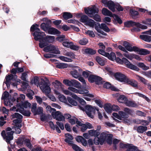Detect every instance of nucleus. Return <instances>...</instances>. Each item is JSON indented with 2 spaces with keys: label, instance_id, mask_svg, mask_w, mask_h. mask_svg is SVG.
Segmentation results:
<instances>
[{
  "label": "nucleus",
  "instance_id": "obj_1",
  "mask_svg": "<svg viewBox=\"0 0 151 151\" xmlns=\"http://www.w3.org/2000/svg\"><path fill=\"white\" fill-rule=\"evenodd\" d=\"M113 135L107 132L101 133L99 137H96L94 139V143L96 145L100 144L103 145L105 141L110 145L112 144V139Z\"/></svg>",
  "mask_w": 151,
  "mask_h": 151
},
{
  "label": "nucleus",
  "instance_id": "obj_2",
  "mask_svg": "<svg viewBox=\"0 0 151 151\" xmlns=\"http://www.w3.org/2000/svg\"><path fill=\"white\" fill-rule=\"evenodd\" d=\"M85 12L86 14L91 17H93V19L96 21L100 22L101 19L100 16L97 14H95L98 13L99 11L98 9L94 6L88 8L84 9Z\"/></svg>",
  "mask_w": 151,
  "mask_h": 151
},
{
  "label": "nucleus",
  "instance_id": "obj_3",
  "mask_svg": "<svg viewBox=\"0 0 151 151\" xmlns=\"http://www.w3.org/2000/svg\"><path fill=\"white\" fill-rule=\"evenodd\" d=\"M115 60L116 62L122 64L124 63L127 66V67L133 70L136 71L139 70V68L136 66L131 64L128 60L125 58H123L122 59H120L119 58H116L115 57V58L113 60H111L114 61Z\"/></svg>",
  "mask_w": 151,
  "mask_h": 151
},
{
  "label": "nucleus",
  "instance_id": "obj_4",
  "mask_svg": "<svg viewBox=\"0 0 151 151\" xmlns=\"http://www.w3.org/2000/svg\"><path fill=\"white\" fill-rule=\"evenodd\" d=\"M12 130L11 128L8 127L6 130V133L4 130L1 133L2 136L5 139L6 142L8 144H10V141L13 139V134L14 132Z\"/></svg>",
  "mask_w": 151,
  "mask_h": 151
},
{
  "label": "nucleus",
  "instance_id": "obj_5",
  "mask_svg": "<svg viewBox=\"0 0 151 151\" xmlns=\"http://www.w3.org/2000/svg\"><path fill=\"white\" fill-rule=\"evenodd\" d=\"M55 39L54 36L47 35L40 40L39 47L41 48H42L47 45L48 43H52L54 42Z\"/></svg>",
  "mask_w": 151,
  "mask_h": 151
},
{
  "label": "nucleus",
  "instance_id": "obj_6",
  "mask_svg": "<svg viewBox=\"0 0 151 151\" xmlns=\"http://www.w3.org/2000/svg\"><path fill=\"white\" fill-rule=\"evenodd\" d=\"M63 83L69 87L74 86L78 88H81V83L78 81L74 79H71L69 80L68 79H64L63 80Z\"/></svg>",
  "mask_w": 151,
  "mask_h": 151
},
{
  "label": "nucleus",
  "instance_id": "obj_7",
  "mask_svg": "<svg viewBox=\"0 0 151 151\" xmlns=\"http://www.w3.org/2000/svg\"><path fill=\"white\" fill-rule=\"evenodd\" d=\"M43 51L55 54H59L60 52L57 46L52 45H50L45 47Z\"/></svg>",
  "mask_w": 151,
  "mask_h": 151
},
{
  "label": "nucleus",
  "instance_id": "obj_8",
  "mask_svg": "<svg viewBox=\"0 0 151 151\" xmlns=\"http://www.w3.org/2000/svg\"><path fill=\"white\" fill-rule=\"evenodd\" d=\"M68 89L69 90L76 93L83 94L87 96L90 98H93L94 96L93 94L89 93V91L87 90L78 89L73 87H69Z\"/></svg>",
  "mask_w": 151,
  "mask_h": 151
},
{
  "label": "nucleus",
  "instance_id": "obj_9",
  "mask_svg": "<svg viewBox=\"0 0 151 151\" xmlns=\"http://www.w3.org/2000/svg\"><path fill=\"white\" fill-rule=\"evenodd\" d=\"M102 13L105 16H108L110 17L113 16L114 19L119 24L122 23V21L120 18L116 15L114 14L113 15L112 13L109 10L105 8L103 9L102 11Z\"/></svg>",
  "mask_w": 151,
  "mask_h": 151
},
{
  "label": "nucleus",
  "instance_id": "obj_10",
  "mask_svg": "<svg viewBox=\"0 0 151 151\" xmlns=\"http://www.w3.org/2000/svg\"><path fill=\"white\" fill-rule=\"evenodd\" d=\"M85 111L88 116L91 118L93 117V114L96 110L98 111V109L95 107H93L91 106L87 105L85 107Z\"/></svg>",
  "mask_w": 151,
  "mask_h": 151
},
{
  "label": "nucleus",
  "instance_id": "obj_11",
  "mask_svg": "<svg viewBox=\"0 0 151 151\" xmlns=\"http://www.w3.org/2000/svg\"><path fill=\"white\" fill-rule=\"evenodd\" d=\"M12 118L13 119L17 118L13 120L14 123L16 124V125L19 127L22 126L21 123L22 122L21 119L22 118V116L19 114L15 113L11 115Z\"/></svg>",
  "mask_w": 151,
  "mask_h": 151
},
{
  "label": "nucleus",
  "instance_id": "obj_12",
  "mask_svg": "<svg viewBox=\"0 0 151 151\" xmlns=\"http://www.w3.org/2000/svg\"><path fill=\"white\" fill-rule=\"evenodd\" d=\"M124 25L127 27L137 26L139 27L142 29H146L147 28V27L146 26L140 24L139 23H136L135 22L130 21L126 22L124 23Z\"/></svg>",
  "mask_w": 151,
  "mask_h": 151
},
{
  "label": "nucleus",
  "instance_id": "obj_13",
  "mask_svg": "<svg viewBox=\"0 0 151 151\" xmlns=\"http://www.w3.org/2000/svg\"><path fill=\"white\" fill-rule=\"evenodd\" d=\"M39 87L42 91L47 95L50 92L51 89L48 84L45 82H41L39 84Z\"/></svg>",
  "mask_w": 151,
  "mask_h": 151
},
{
  "label": "nucleus",
  "instance_id": "obj_14",
  "mask_svg": "<svg viewBox=\"0 0 151 151\" xmlns=\"http://www.w3.org/2000/svg\"><path fill=\"white\" fill-rule=\"evenodd\" d=\"M103 49H99L98 52L100 54L107 57L110 60H113L115 58V54L113 52H111L110 54L106 52Z\"/></svg>",
  "mask_w": 151,
  "mask_h": 151
},
{
  "label": "nucleus",
  "instance_id": "obj_15",
  "mask_svg": "<svg viewBox=\"0 0 151 151\" xmlns=\"http://www.w3.org/2000/svg\"><path fill=\"white\" fill-rule=\"evenodd\" d=\"M102 2L105 6H107L113 12H115V5L113 2L111 1H108L106 0H102Z\"/></svg>",
  "mask_w": 151,
  "mask_h": 151
},
{
  "label": "nucleus",
  "instance_id": "obj_16",
  "mask_svg": "<svg viewBox=\"0 0 151 151\" xmlns=\"http://www.w3.org/2000/svg\"><path fill=\"white\" fill-rule=\"evenodd\" d=\"M115 77L119 81L124 83H126L128 78L125 75L120 73H116Z\"/></svg>",
  "mask_w": 151,
  "mask_h": 151
},
{
  "label": "nucleus",
  "instance_id": "obj_17",
  "mask_svg": "<svg viewBox=\"0 0 151 151\" xmlns=\"http://www.w3.org/2000/svg\"><path fill=\"white\" fill-rule=\"evenodd\" d=\"M51 115L54 118L57 120L61 121L64 119V116L59 111L52 112Z\"/></svg>",
  "mask_w": 151,
  "mask_h": 151
},
{
  "label": "nucleus",
  "instance_id": "obj_18",
  "mask_svg": "<svg viewBox=\"0 0 151 151\" xmlns=\"http://www.w3.org/2000/svg\"><path fill=\"white\" fill-rule=\"evenodd\" d=\"M17 78V76L16 75H9L6 76L4 83L8 86L10 85L11 80L14 81Z\"/></svg>",
  "mask_w": 151,
  "mask_h": 151
},
{
  "label": "nucleus",
  "instance_id": "obj_19",
  "mask_svg": "<svg viewBox=\"0 0 151 151\" xmlns=\"http://www.w3.org/2000/svg\"><path fill=\"white\" fill-rule=\"evenodd\" d=\"M34 36V39L35 40L37 41L42 40L45 35V34L44 32H41L40 30L38 31H35L33 34Z\"/></svg>",
  "mask_w": 151,
  "mask_h": 151
},
{
  "label": "nucleus",
  "instance_id": "obj_20",
  "mask_svg": "<svg viewBox=\"0 0 151 151\" xmlns=\"http://www.w3.org/2000/svg\"><path fill=\"white\" fill-rule=\"evenodd\" d=\"M77 70H74L71 71L70 73L72 76L74 78H77L81 76L82 70L79 67L77 68Z\"/></svg>",
  "mask_w": 151,
  "mask_h": 151
},
{
  "label": "nucleus",
  "instance_id": "obj_21",
  "mask_svg": "<svg viewBox=\"0 0 151 151\" xmlns=\"http://www.w3.org/2000/svg\"><path fill=\"white\" fill-rule=\"evenodd\" d=\"M123 45L125 48L126 50L129 52H136L137 49V47L133 46L132 47L130 44L127 42L124 41L123 42Z\"/></svg>",
  "mask_w": 151,
  "mask_h": 151
},
{
  "label": "nucleus",
  "instance_id": "obj_22",
  "mask_svg": "<svg viewBox=\"0 0 151 151\" xmlns=\"http://www.w3.org/2000/svg\"><path fill=\"white\" fill-rule=\"evenodd\" d=\"M134 129L139 133H143L147 130V127L145 126H137L134 127Z\"/></svg>",
  "mask_w": 151,
  "mask_h": 151
},
{
  "label": "nucleus",
  "instance_id": "obj_23",
  "mask_svg": "<svg viewBox=\"0 0 151 151\" xmlns=\"http://www.w3.org/2000/svg\"><path fill=\"white\" fill-rule=\"evenodd\" d=\"M48 33L51 35H59L60 34V32L57 29L53 27H50L47 30Z\"/></svg>",
  "mask_w": 151,
  "mask_h": 151
},
{
  "label": "nucleus",
  "instance_id": "obj_24",
  "mask_svg": "<svg viewBox=\"0 0 151 151\" xmlns=\"http://www.w3.org/2000/svg\"><path fill=\"white\" fill-rule=\"evenodd\" d=\"M136 52H138V53L141 55H145L150 53V51L145 49H139L138 47Z\"/></svg>",
  "mask_w": 151,
  "mask_h": 151
},
{
  "label": "nucleus",
  "instance_id": "obj_25",
  "mask_svg": "<svg viewBox=\"0 0 151 151\" xmlns=\"http://www.w3.org/2000/svg\"><path fill=\"white\" fill-rule=\"evenodd\" d=\"M125 83L130 85L131 86L134 87H137V83L134 80L131 79L127 78Z\"/></svg>",
  "mask_w": 151,
  "mask_h": 151
},
{
  "label": "nucleus",
  "instance_id": "obj_26",
  "mask_svg": "<svg viewBox=\"0 0 151 151\" xmlns=\"http://www.w3.org/2000/svg\"><path fill=\"white\" fill-rule=\"evenodd\" d=\"M76 140L78 142H81L82 145L84 146H86L87 145L86 140L82 136H77L76 138Z\"/></svg>",
  "mask_w": 151,
  "mask_h": 151
},
{
  "label": "nucleus",
  "instance_id": "obj_27",
  "mask_svg": "<svg viewBox=\"0 0 151 151\" xmlns=\"http://www.w3.org/2000/svg\"><path fill=\"white\" fill-rule=\"evenodd\" d=\"M17 111L20 112L23 115L27 116H29L31 114L29 111L24 110V109L22 107L20 108V109H18Z\"/></svg>",
  "mask_w": 151,
  "mask_h": 151
},
{
  "label": "nucleus",
  "instance_id": "obj_28",
  "mask_svg": "<svg viewBox=\"0 0 151 151\" xmlns=\"http://www.w3.org/2000/svg\"><path fill=\"white\" fill-rule=\"evenodd\" d=\"M66 138L65 139V142L68 143L69 145L72 144V140L73 139V136L69 134H66L65 135Z\"/></svg>",
  "mask_w": 151,
  "mask_h": 151
},
{
  "label": "nucleus",
  "instance_id": "obj_29",
  "mask_svg": "<svg viewBox=\"0 0 151 151\" xmlns=\"http://www.w3.org/2000/svg\"><path fill=\"white\" fill-rule=\"evenodd\" d=\"M132 145V144L121 143L120 144V147L121 148H127L128 149L126 151H130Z\"/></svg>",
  "mask_w": 151,
  "mask_h": 151
},
{
  "label": "nucleus",
  "instance_id": "obj_30",
  "mask_svg": "<svg viewBox=\"0 0 151 151\" xmlns=\"http://www.w3.org/2000/svg\"><path fill=\"white\" fill-rule=\"evenodd\" d=\"M140 38L142 40L148 42L151 41V36L146 35H140Z\"/></svg>",
  "mask_w": 151,
  "mask_h": 151
},
{
  "label": "nucleus",
  "instance_id": "obj_31",
  "mask_svg": "<svg viewBox=\"0 0 151 151\" xmlns=\"http://www.w3.org/2000/svg\"><path fill=\"white\" fill-rule=\"evenodd\" d=\"M88 133L90 135L95 137L98 136L100 134V133L98 130H91L88 131Z\"/></svg>",
  "mask_w": 151,
  "mask_h": 151
},
{
  "label": "nucleus",
  "instance_id": "obj_32",
  "mask_svg": "<svg viewBox=\"0 0 151 151\" xmlns=\"http://www.w3.org/2000/svg\"><path fill=\"white\" fill-rule=\"evenodd\" d=\"M125 104L127 106L131 107H135L137 106L136 104L134 101L127 100L125 102Z\"/></svg>",
  "mask_w": 151,
  "mask_h": 151
},
{
  "label": "nucleus",
  "instance_id": "obj_33",
  "mask_svg": "<svg viewBox=\"0 0 151 151\" xmlns=\"http://www.w3.org/2000/svg\"><path fill=\"white\" fill-rule=\"evenodd\" d=\"M95 24V21L92 19H88L85 24L91 27H93Z\"/></svg>",
  "mask_w": 151,
  "mask_h": 151
},
{
  "label": "nucleus",
  "instance_id": "obj_34",
  "mask_svg": "<svg viewBox=\"0 0 151 151\" xmlns=\"http://www.w3.org/2000/svg\"><path fill=\"white\" fill-rule=\"evenodd\" d=\"M68 66L67 64L60 63H58L56 65V67L60 69L66 68Z\"/></svg>",
  "mask_w": 151,
  "mask_h": 151
},
{
  "label": "nucleus",
  "instance_id": "obj_35",
  "mask_svg": "<svg viewBox=\"0 0 151 151\" xmlns=\"http://www.w3.org/2000/svg\"><path fill=\"white\" fill-rule=\"evenodd\" d=\"M62 91L66 95H68L71 96L73 98H74V95H76L73 93H72L68 89V90L67 89H62Z\"/></svg>",
  "mask_w": 151,
  "mask_h": 151
},
{
  "label": "nucleus",
  "instance_id": "obj_36",
  "mask_svg": "<svg viewBox=\"0 0 151 151\" xmlns=\"http://www.w3.org/2000/svg\"><path fill=\"white\" fill-rule=\"evenodd\" d=\"M24 144L28 148L31 149L32 148V145L30 140L29 139H26L24 141Z\"/></svg>",
  "mask_w": 151,
  "mask_h": 151
},
{
  "label": "nucleus",
  "instance_id": "obj_37",
  "mask_svg": "<svg viewBox=\"0 0 151 151\" xmlns=\"http://www.w3.org/2000/svg\"><path fill=\"white\" fill-rule=\"evenodd\" d=\"M104 109L107 113H111V105L110 104H105L104 106Z\"/></svg>",
  "mask_w": 151,
  "mask_h": 151
},
{
  "label": "nucleus",
  "instance_id": "obj_38",
  "mask_svg": "<svg viewBox=\"0 0 151 151\" xmlns=\"http://www.w3.org/2000/svg\"><path fill=\"white\" fill-rule=\"evenodd\" d=\"M63 17L65 19H67L73 17L72 14L69 12H65L63 14Z\"/></svg>",
  "mask_w": 151,
  "mask_h": 151
},
{
  "label": "nucleus",
  "instance_id": "obj_39",
  "mask_svg": "<svg viewBox=\"0 0 151 151\" xmlns=\"http://www.w3.org/2000/svg\"><path fill=\"white\" fill-rule=\"evenodd\" d=\"M96 61L101 65H104L105 64V61L104 59L99 56H97L96 57Z\"/></svg>",
  "mask_w": 151,
  "mask_h": 151
},
{
  "label": "nucleus",
  "instance_id": "obj_40",
  "mask_svg": "<svg viewBox=\"0 0 151 151\" xmlns=\"http://www.w3.org/2000/svg\"><path fill=\"white\" fill-rule=\"evenodd\" d=\"M137 65L138 67L143 70H147L149 69V67L146 66L143 63H139Z\"/></svg>",
  "mask_w": 151,
  "mask_h": 151
},
{
  "label": "nucleus",
  "instance_id": "obj_41",
  "mask_svg": "<svg viewBox=\"0 0 151 151\" xmlns=\"http://www.w3.org/2000/svg\"><path fill=\"white\" fill-rule=\"evenodd\" d=\"M74 96V99H76L82 105H85L86 102L85 101L82 99L78 96L76 95Z\"/></svg>",
  "mask_w": 151,
  "mask_h": 151
},
{
  "label": "nucleus",
  "instance_id": "obj_42",
  "mask_svg": "<svg viewBox=\"0 0 151 151\" xmlns=\"http://www.w3.org/2000/svg\"><path fill=\"white\" fill-rule=\"evenodd\" d=\"M119 117L121 118L120 120H122V119L126 118L128 117V114L122 111H119Z\"/></svg>",
  "mask_w": 151,
  "mask_h": 151
},
{
  "label": "nucleus",
  "instance_id": "obj_43",
  "mask_svg": "<svg viewBox=\"0 0 151 151\" xmlns=\"http://www.w3.org/2000/svg\"><path fill=\"white\" fill-rule=\"evenodd\" d=\"M85 52L87 54L92 55L96 53L95 50L90 48L85 49Z\"/></svg>",
  "mask_w": 151,
  "mask_h": 151
},
{
  "label": "nucleus",
  "instance_id": "obj_44",
  "mask_svg": "<svg viewBox=\"0 0 151 151\" xmlns=\"http://www.w3.org/2000/svg\"><path fill=\"white\" fill-rule=\"evenodd\" d=\"M127 100V98L124 95H121L118 99V101L120 103H124Z\"/></svg>",
  "mask_w": 151,
  "mask_h": 151
},
{
  "label": "nucleus",
  "instance_id": "obj_45",
  "mask_svg": "<svg viewBox=\"0 0 151 151\" xmlns=\"http://www.w3.org/2000/svg\"><path fill=\"white\" fill-rule=\"evenodd\" d=\"M124 52L125 53L123 54V55L129 60H132L133 54L130 53L127 50Z\"/></svg>",
  "mask_w": 151,
  "mask_h": 151
},
{
  "label": "nucleus",
  "instance_id": "obj_46",
  "mask_svg": "<svg viewBox=\"0 0 151 151\" xmlns=\"http://www.w3.org/2000/svg\"><path fill=\"white\" fill-rule=\"evenodd\" d=\"M88 42V40L86 38H83L78 41V43L83 45H86Z\"/></svg>",
  "mask_w": 151,
  "mask_h": 151
},
{
  "label": "nucleus",
  "instance_id": "obj_47",
  "mask_svg": "<svg viewBox=\"0 0 151 151\" xmlns=\"http://www.w3.org/2000/svg\"><path fill=\"white\" fill-rule=\"evenodd\" d=\"M58 99L61 102L66 103L67 102V100L66 97L62 94H60L59 95Z\"/></svg>",
  "mask_w": 151,
  "mask_h": 151
},
{
  "label": "nucleus",
  "instance_id": "obj_48",
  "mask_svg": "<svg viewBox=\"0 0 151 151\" xmlns=\"http://www.w3.org/2000/svg\"><path fill=\"white\" fill-rule=\"evenodd\" d=\"M72 43V42L65 41L63 42V45L65 47L70 48Z\"/></svg>",
  "mask_w": 151,
  "mask_h": 151
},
{
  "label": "nucleus",
  "instance_id": "obj_49",
  "mask_svg": "<svg viewBox=\"0 0 151 151\" xmlns=\"http://www.w3.org/2000/svg\"><path fill=\"white\" fill-rule=\"evenodd\" d=\"M100 28L104 30V31L108 32L110 31V29L107 26L104 24L102 23L101 24Z\"/></svg>",
  "mask_w": 151,
  "mask_h": 151
},
{
  "label": "nucleus",
  "instance_id": "obj_50",
  "mask_svg": "<svg viewBox=\"0 0 151 151\" xmlns=\"http://www.w3.org/2000/svg\"><path fill=\"white\" fill-rule=\"evenodd\" d=\"M59 58L61 60L66 62H72V60L71 58H69L65 56H61Z\"/></svg>",
  "mask_w": 151,
  "mask_h": 151
},
{
  "label": "nucleus",
  "instance_id": "obj_51",
  "mask_svg": "<svg viewBox=\"0 0 151 151\" xmlns=\"http://www.w3.org/2000/svg\"><path fill=\"white\" fill-rule=\"evenodd\" d=\"M39 25L37 24L32 25L31 27L30 30L32 31H40V29L38 27Z\"/></svg>",
  "mask_w": 151,
  "mask_h": 151
},
{
  "label": "nucleus",
  "instance_id": "obj_52",
  "mask_svg": "<svg viewBox=\"0 0 151 151\" xmlns=\"http://www.w3.org/2000/svg\"><path fill=\"white\" fill-rule=\"evenodd\" d=\"M68 100L69 102L71 105L74 106H76L77 105V102L70 97L68 98Z\"/></svg>",
  "mask_w": 151,
  "mask_h": 151
},
{
  "label": "nucleus",
  "instance_id": "obj_53",
  "mask_svg": "<svg viewBox=\"0 0 151 151\" xmlns=\"http://www.w3.org/2000/svg\"><path fill=\"white\" fill-rule=\"evenodd\" d=\"M43 111V109L42 107H39L35 111L34 113L35 115L37 114H40L42 113Z\"/></svg>",
  "mask_w": 151,
  "mask_h": 151
},
{
  "label": "nucleus",
  "instance_id": "obj_54",
  "mask_svg": "<svg viewBox=\"0 0 151 151\" xmlns=\"http://www.w3.org/2000/svg\"><path fill=\"white\" fill-rule=\"evenodd\" d=\"M65 55L70 57L71 58H75V55L74 53L71 52H67L65 53Z\"/></svg>",
  "mask_w": 151,
  "mask_h": 151
},
{
  "label": "nucleus",
  "instance_id": "obj_55",
  "mask_svg": "<svg viewBox=\"0 0 151 151\" xmlns=\"http://www.w3.org/2000/svg\"><path fill=\"white\" fill-rule=\"evenodd\" d=\"M91 74V73L88 71H83L82 72L83 76L85 78H88Z\"/></svg>",
  "mask_w": 151,
  "mask_h": 151
},
{
  "label": "nucleus",
  "instance_id": "obj_56",
  "mask_svg": "<svg viewBox=\"0 0 151 151\" xmlns=\"http://www.w3.org/2000/svg\"><path fill=\"white\" fill-rule=\"evenodd\" d=\"M97 76L92 75L89 76L88 78V81L91 83L94 82Z\"/></svg>",
  "mask_w": 151,
  "mask_h": 151
},
{
  "label": "nucleus",
  "instance_id": "obj_57",
  "mask_svg": "<svg viewBox=\"0 0 151 151\" xmlns=\"http://www.w3.org/2000/svg\"><path fill=\"white\" fill-rule=\"evenodd\" d=\"M136 94L138 95L139 97H142L143 98L145 99L146 101L148 102H149L150 101V99L147 97L143 95V94H141L139 93H135Z\"/></svg>",
  "mask_w": 151,
  "mask_h": 151
},
{
  "label": "nucleus",
  "instance_id": "obj_58",
  "mask_svg": "<svg viewBox=\"0 0 151 151\" xmlns=\"http://www.w3.org/2000/svg\"><path fill=\"white\" fill-rule=\"evenodd\" d=\"M39 78L37 76L35 77L33 79L32 81V83H34L35 85H36L37 86L38 85L39 86Z\"/></svg>",
  "mask_w": 151,
  "mask_h": 151
},
{
  "label": "nucleus",
  "instance_id": "obj_59",
  "mask_svg": "<svg viewBox=\"0 0 151 151\" xmlns=\"http://www.w3.org/2000/svg\"><path fill=\"white\" fill-rule=\"evenodd\" d=\"M85 33L88 35L90 37H95V35L92 31L87 30L85 32Z\"/></svg>",
  "mask_w": 151,
  "mask_h": 151
},
{
  "label": "nucleus",
  "instance_id": "obj_60",
  "mask_svg": "<svg viewBox=\"0 0 151 151\" xmlns=\"http://www.w3.org/2000/svg\"><path fill=\"white\" fill-rule=\"evenodd\" d=\"M15 126L14 127H12L13 129L15 130V132L17 134H19L21 132V130L20 129V128L21 127H19L16 125V124H15Z\"/></svg>",
  "mask_w": 151,
  "mask_h": 151
},
{
  "label": "nucleus",
  "instance_id": "obj_61",
  "mask_svg": "<svg viewBox=\"0 0 151 151\" xmlns=\"http://www.w3.org/2000/svg\"><path fill=\"white\" fill-rule=\"evenodd\" d=\"M88 19L87 16L84 15L81 17L80 21L81 22L86 23Z\"/></svg>",
  "mask_w": 151,
  "mask_h": 151
},
{
  "label": "nucleus",
  "instance_id": "obj_62",
  "mask_svg": "<svg viewBox=\"0 0 151 151\" xmlns=\"http://www.w3.org/2000/svg\"><path fill=\"white\" fill-rule=\"evenodd\" d=\"M139 124L144 126H146L149 124V122L146 120H139Z\"/></svg>",
  "mask_w": 151,
  "mask_h": 151
},
{
  "label": "nucleus",
  "instance_id": "obj_63",
  "mask_svg": "<svg viewBox=\"0 0 151 151\" xmlns=\"http://www.w3.org/2000/svg\"><path fill=\"white\" fill-rule=\"evenodd\" d=\"M22 106L25 108H27L30 106L31 104L27 101H26L22 103Z\"/></svg>",
  "mask_w": 151,
  "mask_h": 151
},
{
  "label": "nucleus",
  "instance_id": "obj_64",
  "mask_svg": "<svg viewBox=\"0 0 151 151\" xmlns=\"http://www.w3.org/2000/svg\"><path fill=\"white\" fill-rule=\"evenodd\" d=\"M70 145H72V147L74 150L76 151H81V148L76 145L73 144L72 142V144H71Z\"/></svg>",
  "mask_w": 151,
  "mask_h": 151
}]
</instances>
